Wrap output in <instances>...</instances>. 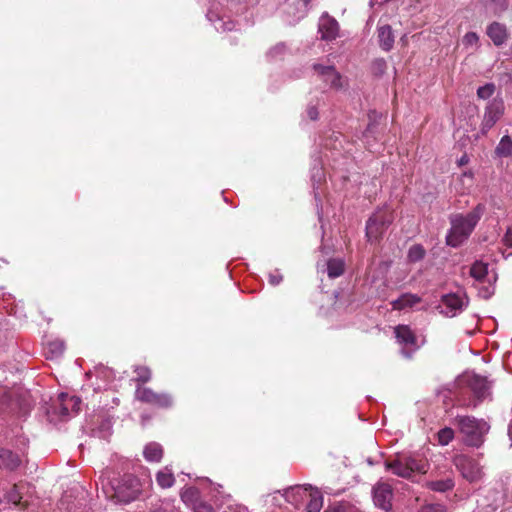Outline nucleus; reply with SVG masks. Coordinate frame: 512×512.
Wrapping results in <instances>:
<instances>
[{"label": "nucleus", "instance_id": "obj_1", "mask_svg": "<svg viewBox=\"0 0 512 512\" xmlns=\"http://www.w3.org/2000/svg\"><path fill=\"white\" fill-rule=\"evenodd\" d=\"M485 210V205L479 203L466 215L457 214L451 216V228L446 236L447 245L456 248L466 241L485 213Z\"/></svg>", "mask_w": 512, "mask_h": 512}, {"label": "nucleus", "instance_id": "obj_2", "mask_svg": "<svg viewBox=\"0 0 512 512\" xmlns=\"http://www.w3.org/2000/svg\"><path fill=\"white\" fill-rule=\"evenodd\" d=\"M452 423L456 426L462 442L473 448H479L483 445L490 430L487 421L470 415H457Z\"/></svg>", "mask_w": 512, "mask_h": 512}, {"label": "nucleus", "instance_id": "obj_3", "mask_svg": "<svg viewBox=\"0 0 512 512\" xmlns=\"http://www.w3.org/2000/svg\"><path fill=\"white\" fill-rule=\"evenodd\" d=\"M103 492L106 497L116 503L128 504L139 498L142 493V484L136 476L125 474L113 480L109 487H103Z\"/></svg>", "mask_w": 512, "mask_h": 512}, {"label": "nucleus", "instance_id": "obj_4", "mask_svg": "<svg viewBox=\"0 0 512 512\" xmlns=\"http://www.w3.org/2000/svg\"><path fill=\"white\" fill-rule=\"evenodd\" d=\"M384 465L386 470L405 479L411 478L415 472L427 471L426 460L413 454H397L394 459L386 460Z\"/></svg>", "mask_w": 512, "mask_h": 512}, {"label": "nucleus", "instance_id": "obj_5", "mask_svg": "<svg viewBox=\"0 0 512 512\" xmlns=\"http://www.w3.org/2000/svg\"><path fill=\"white\" fill-rule=\"evenodd\" d=\"M453 464L461 476L469 483H478L483 480L485 473L479 461L466 454H456Z\"/></svg>", "mask_w": 512, "mask_h": 512}, {"label": "nucleus", "instance_id": "obj_6", "mask_svg": "<svg viewBox=\"0 0 512 512\" xmlns=\"http://www.w3.org/2000/svg\"><path fill=\"white\" fill-rule=\"evenodd\" d=\"M393 215L388 209H380L366 223V237L369 241H377L392 223Z\"/></svg>", "mask_w": 512, "mask_h": 512}, {"label": "nucleus", "instance_id": "obj_7", "mask_svg": "<svg viewBox=\"0 0 512 512\" xmlns=\"http://www.w3.org/2000/svg\"><path fill=\"white\" fill-rule=\"evenodd\" d=\"M135 399L157 408H170L173 405V398L168 393H157L151 388L137 385Z\"/></svg>", "mask_w": 512, "mask_h": 512}, {"label": "nucleus", "instance_id": "obj_8", "mask_svg": "<svg viewBox=\"0 0 512 512\" xmlns=\"http://www.w3.org/2000/svg\"><path fill=\"white\" fill-rule=\"evenodd\" d=\"M466 383L473 393L474 399L468 402H463V405L466 407L476 408L490 395V386L484 377L475 374L467 376Z\"/></svg>", "mask_w": 512, "mask_h": 512}, {"label": "nucleus", "instance_id": "obj_9", "mask_svg": "<svg viewBox=\"0 0 512 512\" xmlns=\"http://www.w3.org/2000/svg\"><path fill=\"white\" fill-rule=\"evenodd\" d=\"M394 333L398 343L403 346L401 354L405 358L411 359L414 352L419 348L415 334L407 325H398L395 327Z\"/></svg>", "mask_w": 512, "mask_h": 512}, {"label": "nucleus", "instance_id": "obj_10", "mask_svg": "<svg viewBox=\"0 0 512 512\" xmlns=\"http://www.w3.org/2000/svg\"><path fill=\"white\" fill-rule=\"evenodd\" d=\"M505 110L504 102L501 98H494L488 102L481 123V132L486 134L503 116Z\"/></svg>", "mask_w": 512, "mask_h": 512}, {"label": "nucleus", "instance_id": "obj_11", "mask_svg": "<svg viewBox=\"0 0 512 512\" xmlns=\"http://www.w3.org/2000/svg\"><path fill=\"white\" fill-rule=\"evenodd\" d=\"M468 305V299L465 295L455 293L443 295L439 306L440 313L446 317H455L463 311Z\"/></svg>", "mask_w": 512, "mask_h": 512}, {"label": "nucleus", "instance_id": "obj_12", "mask_svg": "<svg viewBox=\"0 0 512 512\" xmlns=\"http://www.w3.org/2000/svg\"><path fill=\"white\" fill-rule=\"evenodd\" d=\"M313 71L317 80L323 81L325 86L333 89H340L343 87L342 76L333 65L325 66L321 64H314Z\"/></svg>", "mask_w": 512, "mask_h": 512}, {"label": "nucleus", "instance_id": "obj_13", "mask_svg": "<svg viewBox=\"0 0 512 512\" xmlns=\"http://www.w3.org/2000/svg\"><path fill=\"white\" fill-rule=\"evenodd\" d=\"M374 504L384 510L390 511L392 509L393 489L390 484L386 482H377L372 490Z\"/></svg>", "mask_w": 512, "mask_h": 512}, {"label": "nucleus", "instance_id": "obj_14", "mask_svg": "<svg viewBox=\"0 0 512 512\" xmlns=\"http://www.w3.org/2000/svg\"><path fill=\"white\" fill-rule=\"evenodd\" d=\"M318 30L324 40H333L339 31L338 22L327 13H324L319 20Z\"/></svg>", "mask_w": 512, "mask_h": 512}, {"label": "nucleus", "instance_id": "obj_15", "mask_svg": "<svg viewBox=\"0 0 512 512\" xmlns=\"http://www.w3.org/2000/svg\"><path fill=\"white\" fill-rule=\"evenodd\" d=\"M310 485H295L284 490V498L287 502L298 507L309 495Z\"/></svg>", "mask_w": 512, "mask_h": 512}, {"label": "nucleus", "instance_id": "obj_16", "mask_svg": "<svg viewBox=\"0 0 512 512\" xmlns=\"http://www.w3.org/2000/svg\"><path fill=\"white\" fill-rule=\"evenodd\" d=\"M488 37L492 40L494 45L501 46L507 40V29L505 25L499 22H493L487 27L486 31Z\"/></svg>", "mask_w": 512, "mask_h": 512}, {"label": "nucleus", "instance_id": "obj_17", "mask_svg": "<svg viewBox=\"0 0 512 512\" xmlns=\"http://www.w3.org/2000/svg\"><path fill=\"white\" fill-rule=\"evenodd\" d=\"M21 464L19 456L12 451L0 448V468L13 471Z\"/></svg>", "mask_w": 512, "mask_h": 512}, {"label": "nucleus", "instance_id": "obj_18", "mask_svg": "<svg viewBox=\"0 0 512 512\" xmlns=\"http://www.w3.org/2000/svg\"><path fill=\"white\" fill-rule=\"evenodd\" d=\"M378 41L384 51H390L394 44V35L389 25H383L378 28Z\"/></svg>", "mask_w": 512, "mask_h": 512}, {"label": "nucleus", "instance_id": "obj_19", "mask_svg": "<svg viewBox=\"0 0 512 512\" xmlns=\"http://www.w3.org/2000/svg\"><path fill=\"white\" fill-rule=\"evenodd\" d=\"M58 404L66 405L67 411L70 412V417H72L79 412L81 399L77 396H71L67 393H60L58 395Z\"/></svg>", "mask_w": 512, "mask_h": 512}, {"label": "nucleus", "instance_id": "obj_20", "mask_svg": "<svg viewBox=\"0 0 512 512\" xmlns=\"http://www.w3.org/2000/svg\"><path fill=\"white\" fill-rule=\"evenodd\" d=\"M421 301L420 297L416 294L411 293H405L402 294L399 298L396 300H393L391 302L392 308L394 310H403L406 308L413 307L414 305L418 304Z\"/></svg>", "mask_w": 512, "mask_h": 512}, {"label": "nucleus", "instance_id": "obj_21", "mask_svg": "<svg viewBox=\"0 0 512 512\" xmlns=\"http://www.w3.org/2000/svg\"><path fill=\"white\" fill-rule=\"evenodd\" d=\"M455 483L451 473L443 479L428 481L426 486L437 492H446L453 489Z\"/></svg>", "mask_w": 512, "mask_h": 512}, {"label": "nucleus", "instance_id": "obj_22", "mask_svg": "<svg viewBox=\"0 0 512 512\" xmlns=\"http://www.w3.org/2000/svg\"><path fill=\"white\" fill-rule=\"evenodd\" d=\"M47 414L51 421L58 419L60 421H66L70 418V412L67 411L66 405H59L58 398L53 402L51 407L48 409Z\"/></svg>", "mask_w": 512, "mask_h": 512}, {"label": "nucleus", "instance_id": "obj_23", "mask_svg": "<svg viewBox=\"0 0 512 512\" xmlns=\"http://www.w3.org/2000/svg\"><path fill=\"white\" fill-rule=\"evenodd\" d=\"M143 454L147 461L159 462L163 457V449L159 443L151 442L145 446Z\"/></svg>", "mask_w": 512, "mask_h": 512}, {"label": "nucleus", "instance_id": "obj_24", "mask_svg": "<svg viewBox=\"0 0 512 512\" xmlns=\"http://www.w3.org/2000/svg\"><path fill=\"white\" fill-rule=\"evenodd\" d=\"M306 500H308L306 505L307 512H320L323 506V497L318 490L311 488Z\"/></svg>", "mask_w": 512, "mask_h": 512}, {"label": "nucleus", "instance_id": "obj_25", "mask_svg": "<svg viewBox=\"0 0 512 512\" xmlns=\"http://www.w3.org/2000/svg\"><path fill=\"white\" fill-rule=\"evenodd\" d=\"M344 272V262L341 259H330L327 262V273L330 278H337Z\"/></svg>", "mask_w": 512, "mask_h": 512}, {"label": "nucleus", "instance_id": "obj_26", "mask_svg": "<svg viewBox=\"0 0 512 512\" xmlns=\"http://www.w3.org/2000/svg\"><path fill=\"white\" fill-rule=\"evenodd\" d=\"M495 152L500 157L510 156L512 153V138L509 135L503 136L497 145Z\"/></svg>", "mask_w": 512, "mask_h": 512}, {"label": "nucleus", "instance_id": "obj_27", "mask_svg": "<svg viewBox=\"0 0 512 512\" xmlns=\"http://www.w3.org/2000/svg\"><path fill=\"white\" fill-rule=\"evenodd\" d=\"M65 350L64 342L61 340H54L47 345V358L53 359L61 356Z\"/></svg>", "mask_w": 512, "mask_h": 512}, {"label": "nucleus", "instance_id": "obj_28", "mask_svg": "<svg viewBox=\"0 0 512 512\" xmlns=\"http://www.w3.org/2000/svg\"><path fill=\"white\" fill-rule=\"evenodd\" d=\"M488 274V266L483 262H475L470 268V275L477 281H483Z\"/></svg>", "mask_w": 512, "mask_h": 512}, {"label": "nucleus", "instance_id": "obj_29", "mask_svg": "<svg viewBox=\"0 0 512 512\" xmlns=\"http://www.w3.org/2000/svg\"><path fill=\"white\" fill-rule=\"evenodd\" d=\"M426 255V251L421 244L412 245L407 254V258L409 262L415 263L422 260Z\"/></svg>", "mask_w": 512, "mask_h": 512}, {"label": "nucleus", "instance_id": "obj_30", "mask_svg": "<svg viewBox=\"0 0 512 512\" xmlns=\"http://www.w3.org/2000/svg\"><path fill=\"white\" fill-rule=\"evenodd\" d=\"M156 481L162 488H170L175 482V478L171 472L159 471L156 475Z\"/></svg>", "mask_w": 512, "mask_h": 512}, {"label": "nucleus", "instance_id": "obj_31", "mask_svg": "<svg viewBox=\"0 0 512 512\" xmlns=\"http://www.w3.org/2000/svg\"><path fill=\"white\" fill-rule=\"evenodd\" d=\"M455 432L450 427H444L437 433V439L440 445L446 446L454 439Z\"/></svg>", "mask_w": 512, "mask_h": 512}, {"label": "nucleus", "instance_id": "obj_32", "mask_svg": "<svg viewBox=\"0 0 512 512\" xmlns=\"http://www.w3.org/2000/svg\"><path fill=\"white\" fill-rule=\"evenodd\" d=\"M134 372L137 374L135 381L143 384L147 383L151 379V370L146 366H136Z\"/></svg>", "mask_w": 512, "mask_h": 512}, {"label": "nucleus", "instance_id": "obj_33", "mask_svg": "<svg viewBox=\"0 0 512 512\" xmlns=\"http://www.w3.org/2000/svg\"><path fill=\"white\" fill-rule=\"evenodd\" d=\"M182 500L193 506V503L199 500V490L195 487H189L181 493Z\"/></svg>", "mask_w": 512, "mask_h": 512}, {"label": "nucleus", "instance_id": "obj_34", "mask_svg": "<svg viewBox=\"0 0 512 512\" xmlns=\"http://www.w3.org/2000/svg\"><path fill=\"white\" fill-rule=\"evenodd\" d=\"M495 92V85L493 83H487L477 89V96L480 99H489Z\"/></svg>", "mask_w": 512, "mask_h": 512}, {"label": "nucleus", "instance_id": "obj_35", "mask_svg": "<svg viewBox=\"0 0 512 512\" xmlns=\"http://www.w3.org/2000/svg\"><path fill=\"white\" fill-rule=\"evenodd\" d=\"M462 43L466 48L478 47L479 36L475 32H468L464 35Z\"/></svg>", "mask_w": 512, "mask_h": 512}, {"label": "nucleus", "instance_id": "obj_36", "mask_svg": "<svg viewBox=\"0 0 512 512\" xmlns=\"http://www.w3.org/2000/svg\"><path fill=\"white\" fill-rule=\"evenodd\" d=\"M386 68H387V63L382 58L375 59L372 62V71L377 76L383 75L386 71Z\"/></svg>", "mask_w": 512, "mask_h": 512}, {"label": "nucleus", "instance_id": "obj_37", "mask_svg": "<svg viewBox=\"0 0 512 512\" xmlns=\"http://www.w3.org/2000/svg\"><path fill=\"white\" fill-rule=\"evenodd\" d=\"M489 2L496 14L506 11L509 6L508 0H489Z\"/></svg>", "mask_w": 512, "mask_h": 512}, {"label": "nucleus", "instance_id": "obj_38", "mask_svg": "<svg viewBox=\"0 0 512 512\" xmlns=\"http://www.w3.org/2000/svg\"><path fill=\"white\" fill-rule=\"evenodd\" d=\"M192 509L194 512H214L213 507L201 499L193 503Z\"/></svg>", "mask_w": 512, "mask_h": 512}, {"label": "nucleus", "instance_id": "obj_39", "mask_svg": "<svg viewBox=\"0 0 512 512\" xmlns=\"http://www.w3.org/2000/svg\"><path fill=\"white\" fill-rule=\"evenodd\" d=\"M235 28V23L233 21H223L222 19H219L217 23L215 24V29L217 31H232Z\"/></svg>", "mask_w": 512, "mask_h": 512}, {"label": "nucleus", "instance_id": "obj_40", "mask_svg": "<svg viewBox=\"0 0 512 512\" xmlns=\"http://www.w3.org/2000/svg\"><path fill=\"white\" fill-rule=\"evenodd\" d=\"M285 50L286 45L284 43H278L268 51L267 55L271 58H275L279 55H282L285 52Z\"/></svg>", "mask_w": 512, "mask_h": 512}, {"label": "nucleus", "instance_id": "obj_41", "mask_svg": "<svg viewBox=\"0 0 512 512\" xmlns=\"http://www.w3.org/2000/svg\"><path fill=\"white\" fill-rule=\"evenodd\" d=\"M268 280L272 286H277L282 282L283 276L280 271L276 269L275 271L269 273Z\"/></svg>", "mask_w": 512, "mask_h": 512}, {"label": "nucleus", "instance_id": "obj_42", "mask_svg": "<svg viewBox=\"0 0 512 512\" xmlns=\"http://www.w3.org/2000/svg\"><path fill=\"white\" fill-rule=\"evenodd\" d=\"M442 506L439 504H426L421 507L420 512H441Z\"/></svg>", "mask_w": 512, "mask_h": 512}, {"label": "nucleus", "instance_id": "obj_43", "mask_svg": "<svg viewBox=\"0 0 512 512\" xmlns=\"http://www.w3.org/2000/svg\"><path fill=\"white\" fill-rule=\"evenodd\" d=\"M10 401V397L7 395H3L0 397V413H4L8 411V404Z\"/></svg>", "mask_w": 512, "mask_h": 512}, {"label": "nucleus", "instance_id": "obj_44", "mask_svg": "<svg viewBox=\"0 0 512 512\" xmlns=\"http://www.w3.org/2000/svg\"><path fill=\"white\" fill-rule=\"evenodd\" d=\"M503 242L507 247L512 248V227L507 229L503 237Z\"/></svg>", "mask_w": 512, "mask_h": 512}, {"label": "nucleus", "instance_id": "obj_45", "mask_svg": "<svg viewBox=\"0 0 512 512\" xmlns=\"http://www.w3.org/2000/svg\"><path fill=\"white\" fill-rule=\"evenodd\" d=\"M324 512H346V507L342 504H334L329 506Z\"/></svg>", "mask_w": 512, "mask_h": 512}, {"label": "nucleus", "instance_id": "obj_46", "mask_svg": "<svg viewBox=\"0 0 512 512\" xmlns=\"http://www.w3.org/2000/svg\"><path fill=\"white\" fill-rule=\"evenodd\" d=\"M9 500L12 501L13 503L17 504L20 502L21 500V496L19 495L18 491H17V487L15 486L13 488V490L10 492L9 494Z\"/></svg>", "mask_w": 512, "mask_h": 512}, {"label": "nucleus", "instance_id": "obj_47", "mask_svg": "<svg viewBox=\"0 0 512 512\" xmlns=\"http://www.w3.org/2000/svg\"><path fill=\"white\" fill-rule=\"evenodd\" d=\"M316 177L318 178V182H320L322 178V169L319 167L313 168L312 180L315 181Z\"/></svg>", "mask_w": 512, "mask_h": 512}, {"label": "nucleus", "instance_id": "obj_48", "mask_svg": "<svg viewBox=\"0 0 512 512\" xmlns=\"http://www.w3.org/2000/svg\"><path fill=\"white\" fill-rule=\"evenodd\" d=\"M307 113L311 120H316L318 118V111L315 107H309Z\"/></svg>", "mask_w": 512, "mask_h": 512}, {"label": "nucleus", "instance_id": "obj_49", "mask_svg": "<svg viewBox=\"0 0 512 512\" xmlns=\"http://www.w3.org/2000/svg\"><path fill=\"white\" fill-rule=\"evenodd\" d=\"M375 126L373 124H369L366 131L364 132V137L368 139L374 133Z\"/></svg>", "mask_w": 512, "mask_h": 512}, {"label": "nucleus", "instance_id": "obj_50", "mask_svg": "<svg viewBox=\"0 0 512 512\" xmlns=\"http://www.w3.org/2000/svg\"><path fill=\"white\" fill-rule=\"evenodd\" d=\"M468 162V159L466 156H462L460 159V165L466 164Z\"/></svg>", "mask_w": 512, "mask_h": 512}, {"label": "nucleus", "instance_id": "obj_51", "mask_svg": "<svg viewBox=\"0 0 512 512\" xmlns=\"http://www.w3.org/2000/svg\"><path fill=\"white\" fill-rule=\"evenodd\" d=\"M104 425L107 427V429H110V423L109 422H106Z\"/></svg>", "mask_w": 512, "mask_h": 512}, {"label": "nucleus", "instance_id": "obj_52", "mask_svg": "<svg viewBox=\"0 0 512 512\" xmlns=\"http://www.w3.org/2000/svg\"><path fill=\"white\" fill-rule=\"evenodd\" d=\"M367 462H368L369 465H373L374 464L371 459H368Z\"/></svg>", "mask_w": 512, "mask_h": 512}]
</instances>
